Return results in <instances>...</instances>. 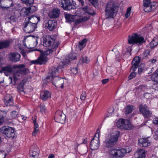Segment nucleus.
I'll return each mask as SVG.
<instances>
[{
  "label": "nucleus",
  "mask_w": 158,
  "mask_h": 158,
  "mask_svg": "<svg viewBox=\"0 0 158 158\" xmlns=\"http://www.w3.org/2000/svg\"><path fill=\"white\" fill-rule=\"evenodd\" d=\"M8 57L11 61L16 62L20 60L21 55L17 52H11L8 55Z\"/></svg>",
  "instance_id": "16"
},
{
  "label": "nucleus",
  "mask_w": 158,
  "mask_h": 158,
  "mask_svg": "<svg viewBox=\"0 0 158 158\" xmlns=\"http://www.w3.org/2000/svg\"><path fill=\"white\" fill-rule=\"evenodd\" d=\"M60 13V9L58 8H56L50 12L49 16L50 18H56L58 17Z\"/></svg>",
  "instance_id": "26"
},
{
  "label": "nucleus",
  "mask_w": 158,
  "mask_h": 158,
  "mask_svg": "<svg viewBox=\"0 0 158 158\" xmlns=\"http://www.w3.org/2000/svg\"><path fill=\"white\" fill-rule=\"evenodd\" d=\"M139 111L145 118H148L152 117V112L149 110L145 105H141L139 106Z\"/></svg>",
  "instance_id": "13"
},
{
  "label": "nucleus",
  "mask_w": 158,
  "mask_h": 158,
  "mask_svg": "<svg viewBox=\"0 0 158 158\" xmlns=\"http://www.w3.org/2000/svg\"><path fill=\"white\" fill-rule=\"evenodd\" d=\"M23 65L22 67L19 66L18 67L19 69L17 71L13 73V77L14 81H15L19 79L23 74H26L28 73V69L25 68V65L24 64H21Z\"/></svg>",
  "instance_id": "6"
},
{
  "label": "nucleus",
  "mask_w": 158,
  "mask_h": 158,
  "mask_svg": "<svg viewBox=\"0 0 158 158\" xmlns=\"http://www.w3.org/2000/svg\"><path fill=\"white\" fill-rule=\"evenodd\" d=\"M149 53H150L149 50L148 49L144 51V52L143 54V56L144 57H146L148 55H149Z\"/></svg>",
  "instance_id": "57"
},
{
  "label": "nucleus",
  "mask_w": 158,
  "mask_h": 158,
  "mask_svg": "<svg viewBox=\"0 0 158 158\" xmlns=\"http://www.w3.org/2000/svg\"><path fill=\"white\" fill-rule=\"evenodd\" d=\"M38 109H39L40 112L42 113H45L46 111L45 106L44 105L40 104L38 106Z\"/></svg>",
  "instance_id": "41"
},
{
  "label": "nucleus",
  "mask_w": 158,
  "mask_h": 158,
  "mask_svg": "<svg viewBox=\"0 0 158 158\" xmlns=\"http://www.w3.org/2000/svg\"><path fill=\"white\" fill-rule=\"evenodd\" d=\"M40 20V17L32 16L30 17H27L25 19V21L32 24H35L37 26L38 22Z\"/></svg>",
  "instance_id": "20"
},
{
  "label": "nucleus",
  "mask_w": 158,
  "mask_h": 158,
  "mask_svg": "<svg viewBox=\"0 0 158 158\" xmlns=\"http://www.w3.org/2000/svg\"><path fill=\"white\" fill-rule=\"evenodd\" d=\"M23 30L26 33H29L33 32L37 28V26L26 21L23 24Z\"/></svg>",
  "instance_id": "11"
},
{
  "label": "nucleus",
  "mask_w": 158,
  "mask_h": 158,
  "mask_svg": "<svg viewBox=\"0 0 158 158\" xmlns=\"http://www.w3.org/2000/svg\"><path fill=\"white\" fill-rule=\"evenodd\" d=\"M65 17L66 22H68L71 23L72 21H74V16L70 14H67L65 15Z\"/></svg>",
  "instance_id": "37"
},
{
  "label": "nucleus",
  "mask_w": 158,
  "mask_h": 158,
  "mask_svg": "<svg viewBox=\"0 0 158 158\" xmlns=\"http://www.w3.org/2000/svg\"><path fill=\"white\" fill-rule=\"evenodd\" d=\"M37 37H35L34 38H33L31 40V42L32 43L34 42L35 43V44L34 45V47H30V48H34V47L35 46L38 44V42H37Z\"/></svg>",
  "instance_id": "52"
},
{
  "label": "nucleus",
  "mask_w": 158,
  "mask_h": 158,
  "mask_svg": "<svg viewBox=\"0 0 158 158\" xmlns=\"http://www.w3.org/2000/svg\"><path fill=\"white\" fill-rule=\"evenodd\" d=\"M77 58V57L75 54H71L69 57V59L66 58V59L60 64L59 67L60 68H62L66 66L70 62V60H75Z\"/></svg>",
  "instance_id": "18"
},
{
  "label": "nucleus",
  "mask_w": 158,
  "mask_h": 158,
  "mask_svg": "<svg viewBox=\"0 0 158 158\" xmlns=\"http://www.w3.org/2000/svg\"><path fill=\"white\" fill-rule=\"evenodd\" d=\"M139 89H140L142 91L145 92H146L147 89H148L147 87L144 85H140L139 86Z\"/></svg>",
  "instance_id": "51"
},
{
  "label": "nucleus",
  "mask_w": 158,
  "mask_h": 158,
  "mask_svg": "<svg viewBox=\"0 0 158 158\" xmlns=\"http://www.w3.org/2000/svg\"><path fill=\"white\" fill-rule=\"evenodd\" d=\"M87 13L89 15H92L95 14L94 11L90 7L89 8Z\"/></svg>",
  "instance_id": "56"
},
{
  "label": "nucleus",
  "mask_w": 158,
  "mask_h": 158,
  "mask_svg": "<svg viewBox=\"0 0 158 158\" xmlns=\"http://www.w3.org/2000/svg\"><path fill=\"white\" fill-rule=\"evenodd\" d=\"M89 8V7L88 6H86L84 7H82V9L84 12L85 13H87L88 12V10Z\"/></svg>",
  "instance_id": "63"
},
{
  "label": "nucleus",
  "mask_w": 158,
  "mask_h": 158,
  "mask_svg": "<svg viewBox=\"0 0 158 158\" xmlns=\"http://www.w3.org/2000/svg\"><path fill=\"white\" fill-rule=\"evenodd\" d=\"M47 58L46 56L42 54L41 56L37 60H33L32 62L35 64H43L46 61Z\"/></svg>",
  "instance_id": "28"
},
{
  "label": "nucleus",
  "mask_w": 158,
  "mask_h": 158,
  "mask_svg": "<svg viewBox=\"0 0 158 158\" xmlns=\"http://www.w3.org/2000/svg\"><path fill=\"white\" fill-rule=\"evenodd\" d=\"M88 40L84 38L82 40L79 42V48L81 50L86 46V43L87 42Z\"/></svg>",
  "instance_id": "34"
},
{
  "label": "nucleus",
  "mask_w": 158,
  "mask_h": 158,
  "mask_svg": "<svg viewBox=\"0 0 158 158\" xmlns=\"http://www.w3.org/2000/svg\"><path fill=\"white\" fill-rule=\"evenodd\" d=\"M145 42L144 38L137 34H134L131 36H129L128 37V42L129 44H142Z\"/></svg>",
  "instance_id": "5"
},
{
  "label": "nucleus",
  "mask_w": 158,
  "mask_h": 158,
  "mask_svg": "<svg viewBox=\"0 0 158 158\" xmlns=\"http://www.w3.org/2000/svg\"><path fill=\"white\" fill-rule=\"evenodd\" d=\"M1 133L5 134L9 138L13 139L15 136V130L13 128L9 126H4L0 128Z\"/></svg>",
  "instance_id": "7"
},
{
  "label": "nucleus",
  "mask_w": 158,
  "mask_h": 158,
  "mask_svg": "<svg viewBox=\"0 0 158 158\" xmlns=\"http://www.w3.org/2000/svg\"><path fill=\"white\" fill-rule=\"evenodd\" d=\"M140 61V57L138 56H135L131 62L132 66L131 68V71L133 72L135 71L139 66V65Z\"/></svg>",
  "instance_id": "19"
},
{
  "label": "nucleus",
  "mask_w": 158,
  "mask_h": 158,
  "mask_svg": "<svg viewBox=\"0 0 158 158\" xmlns=\"http://www.w3.org/2000/svg\"><path fill=\"white\" fill-rule=\"evenodd\" d=\"M138 73L140 74L142 73L144 70V64H141L138 67Z\"/></svg>",
  "instance_id": "43"
},
{
  "label": "nucleus",
  "mask_w": 158,
  "mask_h": 158,
  "mask_svg": "<svg viewBox=\"0 0 158 158\" xmlns=\"http://www.w3.org/2000/svg\"><path fill=\"white\" fill-rule=\"evenodd\" d=\"M60 5L65 10H70L76 8L72 0H62Z\"/></svg>",
  "instance_id": "9"
},
{
  "label": "nucleus",
  "mask_w": 158,
  "mask_h": 158,
  "mask_svg": "<svg viewBox=\"0 0 158 158\" xmlns=\"http://www.w3.org/2000/svg\"><path fill=\"white\" fill-rule=\"evenodd\" d=\"M154 138L155 139H158V129L155 132Z\"/></svg>",
  "instance_id": "64"
},
{
  "label": "nucleus",
  "mask_w": 158,
  "mask_h": 158,
  "mask_svg": "<svg viewBox=\"0 0 158 158\" xmlns=\"http://www.w3.org/2000/svg\"><path fill=\"white\" fill-rule=\"evenodd\" d=\"M120 134L119 131H116L114 133L108 135L103 143L104 146L108 148L114 147L118 140Z\"/></svg>",
  "instance_id": "2"
},
{
  "label": "nucleus",
  "mask_w": 158,
  "mask_h": 158,
  "mask_svg": "<svg viewBox=\"0 0 158 158\" xmlns=\"http://www.w3.org/2000/svg\"><path fill=\"white\" fill-rule=\"evenodd\" d=\"M117 125L118 128L122 129L129 130L131 129L132 127L130 121L127 119H120L117 121Z\"/></svg>",
  "instance_id": "8"
},
{
  "label": "nucleus",
  "mask_w": 158,
  "mask_h": 158,
  "mask_svg": "<svg viewBox=\"0 0 158 158\" xmlns=\"http://www.w3.org/2000/svg\"><path fill=\"white\" fill-rule=\"evenodd\" d=\"M123 150L125 151L124 153L126 154L127 153H130L132 150V148L131 147L129 146L126 147L125 148H123Z\"/></svg>",
  "instance_id": "48"
},
{
  "label": "nucleus",
  "mask_w": 158,
  "mask_h": 158,
  "mask_svg": "<svg viewBox=\"0 0 158 158\" xmlns=\"http://www.w3.org/2000/svg\"><path fill=\"white\" fill-rule=\"evenodd\" d=\"M80 60L82 63H88L89 61V58L85 56L83 57Z\"/></svg>",
  "instance_id": "46"
},
{
  "label": "nucleus",
  "mask_w": 158,
  "mask_h": 158,
  "mask_svg": "<svg viewBox=\"0 0 158 158\" xmlns=\"http://www.w3.org/2000/svg\"><path fill=\"white\" fill-rule=\"evenodd\" d=\"M132 71V73L130 74L128 77V79L129 80H131L134 78L136 76V73H135V72H133V71Z\"/></svg>",
  "instance_id": "50"
},
{
  "label": "nucleus",
  "mask_w": 158,
  "mask_h": 158,
  "mask_svg": "<svg viewBox=\"0 0 158 158\" xmlns=\"http://www.w3.org/2000/svg\"><path fill=\"white\" fill-rule=\"evenodd\" d=\"M24 82L22 81L20 84L17 86V89L18 91L20 93L24 92L23 87L24 85Z\"/></svg>",
  "instance_id": "38"
},
{
  "label": "nucleus",
  "mask_w": 158,
  "mask_h": 158,
  "mask_svg": "<svg viewBox=\"0 0 158 158\" xmlns=\"http://www.w3.org/2000/svg\"><path fill=\"white\" fill-rule=\"evenodd\" d=\"M131 7H128L126 11L125 14V17L126 18H128L130 16L131 13Z\"/></svg>",
  "instance_id": "47"
},
{
  "label": "nucleus",
  "mask_w": 158,
  "mask_h": 158,
  "mask_svg": "<svg viewBox=\"0 0 158 158\" xmlns=\"http://www.w3.org/2000/svg\"><path fill=\"white\" fill-rule=\"evenodd\" d=\"M151 80L156 83H158V69H156L155 72L152 74Z\"/></svg>",
  "instance_id": "32"
},
{
  "label": "nucleus",
  "mask_w": 158,
  "mask_h": 158,
  "mask_svg": "<svg viewBox=\"0 0 158 158\" xmlns=\"http://www.w3.org/2000/svg\"><path fill=\"white\" fill-rule=\"evenodd\" d=\"M12 0H0V6L2 9H8L13 6Z\"/></svg>",
  "instance_id": "17"
},
{
  "label": "nucleus",
  "mask_w": 158,
  "mask_h": 158,
  "mask_svg": "<svg viewBox=\"0 0 158 158\" xmlns=\"http://www.w3.org/2000/svg\"><path fill=\"white\" fill-rule=\"evenodd\" d=\"M54 49H52L51 48H48L47 50L44 51V52L42 53L44 55H45L47 56L49 55L50 54H52L53 52Z\"/></svg>",
  "instance_id": "42"
},
{
  "label": "nucleus",
  "mask_w": 158,
  "mask_h": 158,
  "mask_svg": "<svg viewBox=\"0 0 158 158\" xmlns=\"http://www.w3.org/2000/svg\"><path fill=\"white\" fill-rule=\"evenodd\" d=\"M117 12V7L113 2H108L105 7V13L106 19L113 18Z\"/></svg>",
  "instance_id": "3"
},
{
  "label": "nucleus",
  "mask_w": 158,
  "mask_h": 158,
  "mask_svg": "<svg viewBox=\"0 0 158 158\" xmlns=\"http://www.w3.org/2000/svg\"><path fill=\"white\" fill-rule=\"evenodd\" d=\"M153 90L151 88H148L146 92L144 94V97L146 98H148L149 97L150 95L153 94Z\"/></svg>",
  "instance_id": "39"
},
{
  "label": "nucleus",
  "mask_w": 158,
  "mask_h": 158,
  "mask_svg": "<svg viewBox=\"0 0 158 158\" xmlns=\"http://www.w3.org/2000/svg\"><path fill=\"white\" fill-rule=\"evenodd\" d=\"M65 119L66 116L62 111L58 110L56 112L55 120L56 122L62 124L65 122Z\"/></svg>",
  "instance_id": "14"
},
{
  "label": "nucleus",
  "mask_w": 158,
  "mask_h": 158,
  "mask_svg": "<svg viewBox=\"0 0 158 158\" xmlns=\"http://www.w3.org/2000/svg\"><path fill=\"white\" fill-rule=\"evenodd\" d=\"M133 110V105H128L126 109L125 112L126 114H128L131 113Z\"/></svg>",
  "instance_id": "40"
},
{
  "label": "nucleus",
  "mask_w": 158,
  "mask_h": 158,
  "mask_svg": "<svg viewBox=\"0 0 158 158\" xmlns=\"http://www.w3.org/2000/svg\"><path fill=\"white\" fill-rule=\"evenodd\" d=\"M99 134H96L90 142V147L91 149L93 150L97 149L99 147Z\"/></svg>",
  "instance_id": "12"
},
{
  "label": "nucleus",
  "mask_w": 158,
  "mask_h": 158,
  "mask_svg": "<svg viewBox=\"0 0 158 158\" xmlns=\"http://www.w3.org/2000/svg\"><path fill=\"white\" fill-rule=\"evenodd\" d=\"M145 152L143 149H139L136 151L135 154L137 158H145Z\"/></svg>",
  "instance_id": "29"
},
{
  "label": "nucleus",
  "mask_w": 158,
  "mask_h": 158,
  "mask_svg": "<svg viewBox=\"0 0 158 158\" xmlns=\"http://www.w3.org/2000/svg\"><path fill=\"white\" fill-rule=\"evenodd\" d=\"M39 131V129H34L32 132V135L35 136L36 135L37 133Z\"/></svg>",
  "instance_id": "61"
},
{
  "label": "nucleus",
  "mask_w": 158,
  "mask_h": 158,
  "mask_svg": "<svg viewBox=\"0 0 158 158\" xmlns=\"http://www.w3.org/2000/svg\"><path fill=\"white\" fill-rule=\"evenodd\" d=\"M10 42L6 40L0 42V49L7 48L9 46Z\"/></svg>",
  "instance_id": "36"
},
{
  "label": "nucleus",
  "mask_w": 158,
  "mask_h": 158,
  "mask_svg": "<svg viewBox=\"0 0 158 158\" xmlns=\"http://www.w3.org/2000/svg\"><path fill=\"white\" fill-rule=\"evenodd\" d=\"M51 36L50 35L47 36L44 39L43 45L44 46L48 47L49 44L50 39Z\"/></svg>",
  "instance_id": "33"
},
{
  "label": "nucleus",
  "mask_w": 158,
  "mask_h": 158,
  "mask_svg": "<svg viewBox=\"0 0 158 158\" xmlns=\"http://www.w3.org/2000/svg\"><path fill=\"white\" fill-rule=\"evenodd\" d=\"M33 121L34 124V129H39V125L36 123V119L35 117H33Z\"/></svg>",
  "instance_id": "55"
},
{
  "label": "nucleus",
  "mask_w": 158,
  "mask_h": 158,
  "mask_svg": "<svg viewBox=\"0 0 158 158\" xmlns=\"http://www.w3.org/2000/svg\"><path fill=\"white\" fill-rule=\"evenodd\" d=\"M89 16H86L83 18H79L76 20L75 23L76 24H78L82 23L83 22L87 21L89 19Z\"/></svg>",
  "instance_id": "35"
},
{
  "label": "nucleus",
  "mask_w": 158,
  "mask_h": 158,
  "mask_svg": "<svg viewBox=\"0 0 158 158\" xmlns=\"http://www.w3.org/2000/svg\"><path fill=\"white\" fill-rule=\"evenodd\" d=\"M152 122L154 124L158 125V118H154Z\"/></svg>",
  "instance_id": "62"
},
{
  "label": "nucleus",
  "mask_w": 158,
  "mask_h": 158,
  "mask_svg": "<svg viewBox=\"0 0 158 158\" xmlns=\"http://www.w3.org/2000/svg\"><path fill=\"white\" fill-rule=\"evenodd\" d=\"M40 98L43 101H45L51 98V94L48 90H44L41 92Z\"/></svg>",
  "instance_id": "21"
},
{
  "label": "nucleus",
  "mask_w": 158,
  "mask_h": 158,
  "mask_svg": "<svg viewBox=\"0 0 158 158\" xmlns=\"http://www.w3.org/2000/svg\"><path fill=\"white\" fill-rule=\"evenodd\" d=\"M158 44V38L157 37H154L150 43V45L151 48H153Z\"/></svg>",
  "instance_id": "31"
},
{
  "label": "nucleus",
  "mask_w": 158,
  "mask_h": 158,
  "mask_svg": "<svg viewBox=\"0 0 158 158\" xmlns=\"http://www.w3.org/2000/svg\"><path fill=\"white\" fill-rule=\"evenodd\" d=\"M50 41L49 44L48 45V47H50L52 49L56 48L58 47L59 44V43L56 40L54 37L51 36Z\"/></svg>",
  "instance_id": "24"
},
{
  "label": "nucleus",
  "mask_w": 158,
  "mask_h": 158,
  "mask_svg": "<svg viewBox=\"0 0 158 158\" xmlns=\"http://www.w3.org/2000/svg\"><path fill=\"white\" fill-rule=\"evenodd\" d=\"M23 67V65H9L2 68L1 70H0L1 73H3L5 75L8 76L9 73H11L13 71V69L18 68V67Z\"/></svg>",
  "instance_id": "10"
},
{
  "label": "nucleus",
  "mask_w": 158,
  "mask_h": 158,
  "mask_svg": "<svg viewBox=\"0 0 158 158\" xmlns=\"http://www.w3.org/2000/svg\"><path fill=\"white\" fill-rule=\"evenodd\" d=\"M59 69H61L59 66L53 68L52 72L49 74L46 78L51 79L53 85L55 87H60L63 88L64 87V79L57 76L59 73Z\"/></svg>",
  "instance_id": "1"
},
{
  "label": "nucleus",
  "mask_w": 158,
  "mask_h": 158,
  "mask_svg": "<svg viewBox=\"0 0 158 158\" xmlns=\"http://www.w3.org/2000/svg\"><path fill=\"white\" fill-rule=\"evenodd\" d=\"M4 102L7 106H10L13 104V101L12 96L9 94H7L4 97Z\"/></svg>",
  "instance_id": "22"
},
{
  "label": "nucleus",
  "mask_w": 158,
  "mask_h": 158,
  "mask_svg": "<svg viewBox=\"0 0 158 158\" xmlns=\"http://www.w3.org/2000/svg\"><path fill=\"white\" fill-rule=\"evenodd\" d=\"M71 71L73 73L76 74L78 72L77 69V68H73L71 69Z\"/></svg>",
  "instance_id": "60"
},
{
  "label": "nucleus",
  "mask_w": 158,
  "mask_h": 158,
  "mask_svg": "<svg viewBox=\"0 0 158 158\" xmlns=\"http://www.w3.org/2000/svg\"><path fill=\"white\" fill-rule=\"evenodd\" d=\"M11 116L12 118H15L18 115V113L17 111L14 110L11 112Z\"/></svg>",
  "instance_id": "45"
},
{
  "label": "nucleus",
  "mask_w": 158,
  "mask_h": 158,
  "mask_svg": "<svg viewBox=\"0 0 158 158\" xmlns=\"http://www.w3.org/2000/svg\"><path fill=\"white\" fill-rule=\"evenodd\" d=\"M21 16L25 17L27 16L30 14V11L28 8H23L20 12Z\"/></svg>",
  "instance_id": "30"
},
{
  "label": "nucleus",
  "mask_w": 158,
  "mask_h": 158,
  "mask_svg": "<svg viewBox=\"0 0 158 158\" xmlns=\"http://www.w3.org/2000/svg\"><path fill=\"white\" fill-rule=\"evenodd\" d=\"M21 1L27 5H30L34 2V0H21Z\"/></svg>",
  "instance_id": "44"
},
{
  "label": "nucleus",
  "mask_w": 158,
  "mask_h": 158,
  "mask_svg": "<svg viewBox=\"0 0 158 158\" xmlns=\"http://www.w3.org/2000/svg\"><path fill=\"white\" fill-rule=\"evenodd\" d=\"M149 138H140L138 140V143L140 146L147 147L150 145V142L148 140Z\"/></svg>",
  "instance_id": "23"
},
{
  "label": "nucleus",
  "mask_w": 158,
  "mask_h": 158,
  "mask_svg": "<svg viewBox=\"0 0 158 158\" xmlns=\"http://www.w3.org/2000/svg\"><path fill=\"white\" fill-rule=\"evenodd\" d=\"M30 11V13L35 12L37 10L36 7L35 6H31L30 7L28 8Z\"/></svg>",
  "instance_id": "49"
},
{
  "label": "nucleus",
  "mask_w": 158,
  "mask_h": 158,
  "mask_svg": "<svg viewBox=\"0 0 158 158\" xmlns=\"http://www.w3.org/2000/svg\"><path fill=\"white\" fill-rule=\"evenodd\" d=\"M56 25V23L54 20H49L45 23V27L50 31H52L55 29Z\"/></svg>",
  "instance_id": "25"
},
{
  "label": "nucleus",
  "mask_w": 158,
  "mask_h": 158,
  "mask_svg": "<svg viewBox=\"0 0 158 158\" xmlns=\"http://www.w3.org/2000/svg\"><path fill=\"white\" fill-rule=\"evenodd\" d=\"M124 152L123 148L120 149H111L110 153L112 156L116 158H122L125 155Z\"/></svg>",
  "instance_id": "15"
},
{
  "label": "nucleus",
  "mask_w": 158,
  "mask_h": 158,
  "mask_svg": "<svg viewBox=\"0 0 158 158\" xmlns=\"http://www.w3.org/2000/svg\"><path fill=\"white\" fill-rule=\"evenodd\" d=\"M95 6H97L98 1L97 0H89Z\"/></svg>",
  "instance_id": "59"
},
{
  "label": "nucleus",
  "mask_w": 158,
  "mask_h": 158,
  "mask_svg": "<svg viewBox=\"0 0 158 158\" xmlns=\"http://www.w3.org/2000/svg\"><path fill=\"white\" fill-rule=\"evenodd\" d=\"M152 90H158V83H156L153 84L151 88Z\"/></svg>",
  "instance_id": "54"
},
{
  "label": "nucleus",
  "mask_w": 158,
  "mask_h": 158,
  "mask_svg": "<svg viewBox=\"0 0 158 158\" xmlns=\"http://www.w3.org/2000/svg\"><path fill=\"white\" fill-rule=\"evenodd\" d=\"M6 155V154L4 151H0V158H5Z\"/></svg>",
  "instance_id": "53"
},
{
  "label": "nucleus",
  "mask_w": 158,
  "mask_h": 158,
  "mask_svg": "<svg viewBox=\"0 0 158 158\" xmlns=\"http://www.w3.org/2000/svg\"><path fill=\"white\" fill-rule=\"evenodd\" d=\"M30 155L32 156L37 157L39 154V151L38 148L36 145L31 146L30 150Z\"/></svg>",
  "instance_id": "27"
},
{
  "label": "nucleus",
  "mask_w": 158,
  "mask_h": 158,
  "mask_svg": "<svg viewBox=\"0 0 158 158\" xmlns=\"http://www.w3.org/2000/svg\"><path fill=\"white\" fill-rule=\"evenodd\" d=\"M86 97V95L85 93L83 92L81 94V95L80 98L81 100H84L85 99Z\"/></svg>",
  "instance_id": "58"
},
{
  "label": "nucleus",
  "mask_w": 158,
  "mask_h": 158,
  "mask_svg": "<svg viewBox=\"0 0 158 158\" xmlns=\"http://www.w3.org/2000/svg\"><path fill=\"white\" fill-rule=\"evenodd\" d=\"M143 10L146 12L151 11H158V3L155 2H151V0H143Z\"/></svg>",
  "instance_id": "4"
}]
</instances>
